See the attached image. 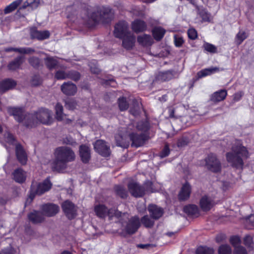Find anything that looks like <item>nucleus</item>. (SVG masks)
I'll list each match as a JSON object with an SVG mask.
<instances>
[{"label":"nucleus","instance_id":"7","mask_svg":"<svg viewBox=\"0 0 254 254\" xmlns=\"http://www.w3.org/2000/svg\"><path fill=\"white\" fill-rule=\"evenodd\" d=\"M205 162L206 167L212 172H217L221 169L220 163L214 154L208 155L205 160Z\"/></svg>","mask_w":254,"mask_h":254},{"label":"nucleus","instance_id":"18","mask_svg":"<svg viewBox=\"0 0 254 254\" xmlns=\"http://www.w3.org/2000/svg\"><path fill=\"white\" fill-rule=\"evenodd\" d=\"M137 41L139 45L146 47L150 46L153 43V40L151 36L147 34H142L138 36Z\"/></svg>","mask_w":254,"mask_h":254},{"label":"nucleus","instance_id":"59","mask_svg":"<svg viewBox=\"0 0 254 254\" xmlns=\"http://www.w3.org/2000/svg\"><path fill=\"white\" fill-rule=\"evenodd\" d=\"M29 63L33 66L36 67L39 64V60L38 58H32L30 59Z\"/></svg>","mask_w":254,"mask_h":254},{"label":"nucleus","instance_id":"57","mask_svg":"<svg viewBox=\"0 0 254 254\" xmlns=\"http://www.w3.org/2000/svg\"><path fill=\"white\" fill-rule=\"evenodd\" d=\"M243 95H244V93L242 91H239V92L236 93L233 96V101L234 102L239 101L241 99V98L242 97Z\"/></svg>","mask_w":254,"mask_h":254},{"label":"nucleus","instance_id":"5","mask_svg":"<svg viewBox=\"0 0 254 254\" xmlns=\"http://www.w3.org/2000/svg\"><path fill=\"white\" fill-rule=\"evenodd\" d=\"M96 215L101 218H104L108 216L110 219H113L114 218H119L120 217L126 218L127 214L126 213L122 214L120 211L115 209L108 210L104 205L99 204L96 205L94 208Z\"/></svg>","mask_w":254,"mask_h":254},{"label":"nucleus","instance_id":"29","mask_svg":"<svg viewBox=\"0 0 254 254\" xmlns=\"http://www.w3.org/2000/svg\"><path fill=\"white\" fill-rule=\"evenodd\" d=\"M56 118L57 120L60 121H64L66 118V115L63 113V106L58 103L55 106Z\"/></svg>","mask_w":254,"mask_h":254},{"label":"nucleus","instance_id":"28","mask_svg":"<svg viewBox=\"0 0 254 254\" xmlns=\"http://www.w3.org/2000/svg\"><path fill=\"white\" fill-rule=\"evenodd\" d=\"M29 219L34 223H38L44 220V216L42 212L34 211L28 215Z\"/></svg>","mask_w":254,"mask_h":254},{"label":"nucleus","instance_id":"27","mask_svg":"<svg viewBox=\"0 0 254 254\" xmlns=\"http://www.w3.org/2000/svg\"><path fill=\"white\" fill-rule=\"evenodd\" d=\"M16 85L15 82L11 79H6L0 83V92L3 93L7 90L14 87Z\"/></svg>","mask_w":254,"mask_h":254},{"label":"nucleus","instance_id":"26","mask_svg":"<svg viewBox=\"0 0 254 254\" xmlns=\"http://www.w3.org/2000/svg\"><path fill=\"white\" fill-rule=\"evenodd\" d=\"M227 95L226 90H220L214 92L211 96V100L214 102H218L224 100Z\"/></svg>","mask_w":254,"mask_h":254},{"label":"nucleus","instance_id":"60","mask_svg":"<svg viewBox=\"0 0 254 254\" xmlns=\"http://www.w3.org/2000/svg\"><path fill=\"white\" fill-rule=\"evenodd\" d=\"M248 221L252 226L254 227V214L251 215L249 217Z\"/></svg>","mask_w":254,"mask_h":254},{"label":"nucleus","instance_id":"17","mask_svg":"<svg viewBox=\"0 0 254 254\" xmlns=\"http://www.w3.org/2000/svg\"><path fill=\"white\" fill-rule=\"evenodd\" d=\"M30 34L32 38L41 40L48 38L50 35L48 30L38 31L35 28L30 29Z\"/></svg>","mask_w":254,"mask_h":254},{"label":"nucleus","instance_id":"50","mask_svg":"<svg viewBox=\"0 0 254 254\" xmlns=\"http://www.w3.org/2000/svg\"><path fill=\"white\" fill-rule=\"evenodd\" d=\"M76 103L72 100H68L65 102V107L69 110H73L76 107Z\"/></svg>","mask_w":254,"mask_h":254},{"label":"nucleus","instance_id":"21","mask_svg":"<svg viewBox=\"0 0 254 254\" xmlns=\"http://www.w3.org/2000/svg\"><path fill=\"white\" fill-rule=\"evenodd\" d=\"M191 193V187L188 183L185 184L179 192L178 197L179 199L185 200L188 199Z\"/></svg>","mask_w":254,"mask_h":254},{"label":"nucleus","instance_id":"34","mask_svg":"<svg viewBox=\"0 0 254 254\" xmlns=\"http://www.w3.org/2000/svg\"><path fill=\"white\" fill-rule=\"evenodd\" d=\"M248 37L246 32L243 30H240L235 37L236 43L240 45Z\"/></svg>","mask_w":254,"mask_h":254},{"label":"nucleus","instance_id":"58","mask_svg":"<svg viewBox=\"0 0 254 254\" xmlns=\"http://www.w3.org/2000/svg\"><path fill=\"white\" fill-rule=\"evenodd\" d=\"M234 254H247V253L246 250L241 246L235 249Z\"/></svg>","mask_w":254,"mask_h":254},{"label":"nucleus","instance_id":"30","mask_svg":"<svg viewBox=\"0 0 254 254\" xmlns=\"http://www.w3.org/2000/svg\"><path fill=\"white\" fill-rule=\"evenodd\" d=\"M219 71V68L216 67L205 68L198 72L197 76L198 78H202L208 75H210L212 73L218 72Z\"/></svg>","mask_w":254,"mask_h":254},{"label":"nucleus","instance_id":"2","mask_svg":"<svg viewBox=\"0 0 254 254\" xmlns=\"http://www.w3.org/2000/svg\"><path fill=\"white\" fill-rule=\"evenodd\" d=\"M55 159L51 163L53 169L63 171L66 167L68 162L75 159V154L72 150L67 147H60L57 148L54 153Z\"/></svg>","mask_w":254,"mask_h":254},{"label":"nucleus","instance_id":"48","mask_svg":"<svg viewBox=\"0 0 254 254\" xmlns=\"http://www.w3.org/2000/svg\"><path fill=\"white\" fill-rule=\"evenodd\" d=\"M161 79L162 80L166 81L171 79L173 77V74L170 71L161 73L160 75Z\"/></svg>","mask_w":254,"mask_h":254},{"label":"nucleus","instance_id":"42","mask_svg":"<svg viewBox=\"0 0 254 254\" xmlns=\"http://www.w3.org/2000/svg\"><path fill=\"white\" fill-rule=\"evenodd\" d=\"M157 185V184H153L152 182L147 181L145 184L144 187L146 188V191L149 192H153L158 190L157 188H153V187Z\"/></svg>","mask_w":254,"mask_h":254},{"label":"nucleus","instance_id":"35","mask_svg":"<svg viewBox=\"0 0 254 254\" xmlns=\"http://www.w3.org/2000/svg\"><path fill=\"white\" fill-rule=\"evenodd\" d=\"M185 212L190 215H194L198 213V207L194 204H190L186 206L184 208Z\"/></svg>","mask_w":254,"mask_h":254},{"label":"nucleus","instance_id":"52","mask_svg":"<svg viewBox=\"0 0 254 254\" xmlns=\"http://www.w3.org/2000/svg\"><path fill=\"white\" fill-rule=\"evenodd\" d=\"M117 193L122 198H125L127 196L126 190L121 187H119L117 189Z\"/></svg>","mask_w":254,"mask_h":254},{"label":"nucleus","instance_id":"37","mask_svg":"<svg viewBox=\"0 0 254 254\" xmlns=\"http://www.w3.org/2000/svg\"><path fill=\"white\" fill-rule=\"evenodd\" d=\"M214 253L213 249L206 247H199L196 251V254H214Z\"/></svg>","mask_w":254,"mask_h":254},{"label":"nucleus","instance_id":"46","mask_svg":"<svg viewBox=\"0 0 254 254\" xmlns=\"http://www.w3.org/2000/svg\"><path fill=\"white\" fill-rule=\"evenodd\" d=\"M230 242L231 244L236 248L240 247L239 245L241 242L240 239L238 236H233L231 237Z\"/></svg>","mask_w":254,"mask_h":254},{"label":"nucleus","instance_id":"19","mask_svg":"<svg viewBox=\"0 0 254 254\" xmlns=\"http://www.w3.org/2000/svg\"><path fill=\"white\" fill-rule=\"evenodd\" d=\"M62 92L67 95H73L77 91V88L74 84L70 82L64 83L61 86Z\"/></svg>","mask_w":254,"mask_h":254},{"label":"nucleus","instance_id":"8","mask_svg":"<svg viewBox=\"0 0 254 254\" xmlns=\"http://www.w3.org/2000/svg\"><path fill=\"white\" fill-rule=\"evenodd\" d=\"M130 32L126 21H120L115 26L114 34L117 38H121Z\"/></svg>","mask_w":254,"mask_h":254},{"label":"nucleus","instance_id":"40","mask_svg":"<svg viewBox=\"0 0 254 254\" xmlns=\"http://www.w3.org/2000/svg\"><path fill=\"white\" fill-rule=\"evenodd\" d=\"M218 252L219 254H231L232 250L228 245H222L219 247Z\"/></svg>","mask_w":254,"mask_h":254},{"label":"nucleus","instance_id":"53","mask_svg":"<svg viewBox=\"0 0 254 254\" xmlns=\"http://www.w3.org/2000/svg\"><path fill=\"white\" fill-rule=\"evenodd\" d=\"M6 51H7V52L11 51H17V52H20V53H30L32 51V50L29 49V48H28V49H23V48H20V49H12V48H9V49H7L6 50Z\"/></svg>","mask_w":254,"mask_h":254},{"label":"nucleus","instance_id":"44","mask_svg":"<svg viewBox=\"0 0 254 254\" xmlns=\"http://www.w3.org/2000/svg\"><path fill=\"white\" fill-rule=\"evenodd\" d=\"M203 47L205 50L210 53H214L217 51V48L214 45L208 43H204Z\"/></svg>","mask_w":254,"mask_h":254},{"label":"nucleus","instance_id":"45","mask_svg":"<svg viewBox=\"0 0 254 254\" xmlns=\"http://www.w3.org/2000/svg\"><path fill=\"white\" fill-rule=\"evenodd\" d=\"M174 38L175 46L178 47H181L184 43L183 38L181 36L178 35H175Z\"/></svg>","mask_w":254,"mask_h":254},{"label":"nucleus","instance_id":"22","mask_svg":"<svg viewBox=\"0 0 254 254\" xmlns=\"http://www.w3.org/2000/svg\"><path fill=\"white\" fill-rule=\"evenodd\" d=\"M148 210L151 217L155 219L159 218L163 214L162 208L155 205H149Z\"/></svg>","mask_w":254,"mask_h":254},{"label":"nucleus","instance_id":"33","mask_svg":"<svg viewBox=\"0 0 254 254\" xmlns=\"http://www.w3.org/2000/svg\"><path fill=\"white\" fill-rule=\"evenodd\" d=\"M45 62L46 66L50 69L55 68L58 64V62L56 58L51 57H47L45 59Z\"/></svg>","mask_w":254,"mask_h":254},{"label":"nucleus","instance_id":"9","mask_svg":"<svg viewBox=\"0 0 254 254\" xmlns=\"http://www.w3.org/2000/svg\"><path fill=\"white\" fill-rule=\"evenodd\" d=\"M94 149L103 156H108L110 154L109 147L102 140H98L94 144Z\"/></svg>","mask_w":254,"mask_h":254},{"label":"nucleus","instance_id":"3","mask_svg":"<svg viewBox=\"0 0 254 254\" xmlns=\"http://www.w3.org/2000/svg\"><path fill=\"white\" fill-rule=\"evenodd\" d=\"M121 131L115 136V140L117 145L122 147H127L129 145V140L132 141L131 145L135 147H139L142 145L144 142V137L141 134H136L134 133H130Z\"/></svg>","mask_w":254,"mask_h":254},{"label":"nucleus","instance_id":"4","mask_svg":"<svg viewBox=\"0 0 254 254\" xmlns=\"http://www.w3.org/2000/svg\"><path fill=\"white\" fill-rule=\"evenodd\" d=\"M249 156V153L246 148L241 144L232 148V152L226 155L227 161L236 167L241 168L243 165V159Z\"/></svg>","mask_w":254,"mask_h":254},{"label":"nucleus","instance_id":"49","mask_svg":"<svg viewBox=\"0 0 254 254\" xmlns=\"http://www.w3.org/2000/svg\"><path fill=\"white\" fill-rule=\"evenodd\" d=\"M88 18L90 22L93 21L94 23H95L100 20L101 15V14H100V15H97L96 13H93Z\"/></svg>","mask_w":254,"mask_h":254},{"label":"nucleus","instance_id":"64","mask_svg":"<svg viewBox=\"0 0 254 254\" xmlns=\"http://www.w3.org/2000/svg\"><path fill=\"white\" fill-rule=\"evenodd\" d=\"M138 211L139 212H141L142 211H144L145 210V206L144 204H142V208L141 209H140L139 208H138Z\"/></svg>","mask_w":254,"mask_h":254},{"label":"nucleus","instance_id":"11","mask_svg":"<svg viewBox=\"0 0 254 254\" xmlns=\"http://www.w3.org/2000/svg\"><path fill=\"white\" fill-rule=\"evenodd\" d=\"M121 39H122V46L125 49L130 50L134 46L135 37L131 32L128 33Z\"/></svg>","mask_w":254,"mask_h":254},{"label":"nucleus","instance_id":"6","mask_svg":"<svg viewBox=\"0 0 254 254\" xmlns=\"http://www.w3.org/2000/svg\"><path fill=\"white\" fill-rule=\"evenodd\" d=\"M52 187V184L49 179H47L41 183L37 184L33 183L31 186V193L30 197H32V193L40 195L48 191Z\"/></svg>","mask_w":254,"mask_h":254},{"label":"nucleus","instance_id":"14","mask_svg":"<svg viewBox=\"0 0 254 254\" xmlns=\"http://www.w3.org/2000/svg\"><path fill=\"white\" fill-rule=\"evenodd\" d=\"M55 77L58 79H64L66 78H69L74 80H77L80 78V74L76 71H71L67 73L64 71L59 70L56 73Z\"/></svg>","mask_w":254,"mask_h":254},{"label":"nucleus","instance_id":"12","mask_svg":"<svg viewBox=\"0 0 254 254\" xmlns=\"http://www.w3.org/2000/svg\"><path fill=\"white\" fill-rule=\"evenodd\" d=\"M62 208L68 218L72 219L76 215L75 206L70 201H64L62 204Z\"/></svg>","mask_w":254,"mask_h":254},{"label":"nucleus","instance_id":"10","mask_svg":"<svg viewBox=\"0 0 254 254\" xmlns=\"http://www.w3.org/2000/svg\"><path fill=\"white\" fill-rule=\"evenodd\" d=\"M140 225L139 219L137 216L132 217L127 224L125 230L128 234L135 233Z\"/></svg>","mask_w":254,"mask_h":254},{"label":"nucleus","instance_id":"62","mask_svg":"<svg viewBox=\"0 0 254 254\" xmlns=\"http://www.w3.org/2000/svg\"><path fill=\"white\" fill-rule=\"evenodd\" d=\"M90 69H91V71L92 72L94 73H98V72L99 71V70L97 67H93L91 65H90Z\"/></svg>","mask_w":254,"mask_h":254},{"label":"nucleus","instance_id":"16","mask_svg":"<svg viewBox=\"0 0 254 254\" xmlns=\"http://www.w3.org/2000/svg\"><path fill=\"white\" fill-rule=\"evenodd\" d=\"M128 187L129 192L134 197H141L144 194V189L136 183H129Z\"/></svg>","mask_w":254,"mask_h":254},{"label":"nucleus","instance_id":"39","mask_svg":"<svg viewBox=\"0 0 254 254\" xmlns=\"http://www.w3.org/2000/svg\"><path fill=\"white\" fill-rule=\"evenodd\" d=\"M141 223L146 228H150L154 224V221L148 215H145L141 219Z\"/></svg>","mask_w":254,"mask_h":254},{"label":"nucleus","instance_id":"1","mask_svg":"<svg viewBox=\"0 0 254 254\" xmlns=\"http://www.w3.org/2000/svg\"><path fill=\"white\" fill-rule=\"evenodd\" d=\"M7 112L17 122L23 123L27 127H32L38 122L50 125L53 121L52 112L46 109H41L33 114L28 115H24L22 109L17 107H8Z\"/></svg>","mask_w":254,"mask_h":254},{"label":"nucleus","instance_id":"55","mask_svg":"<svg viewBox=\"0 0 254 254\" xmlns=\"http://www.w3.org/2000/svg\"><path fill=\"white\" fill-rule=\"evenodd\" d=\"M170 153V149L167 144L165 146L164 148L160 153V156L161 158H164L167 156Z\"/></svg>","mask_w":254,"mask_h":254},{"label":"nucleus","instance_id":"61","mask_svg":"<svg viewBox=\"0 0 254 254\" xmlns=\"http://www.w3.org/2000/svg\"><path fill=\"white\" fill-rule=\"evenodd\" d=\"M106 84L107 85H109L113 87H115L116 84V82H115L114 80H113V79L109 80L108 81H106Z\"/></svg>","mask_w":254,"mask_h":254},{"label":"nucleus","instance_id":"23","mask_svg":"<svg viewBox=\"0 0 254 254\" xmlns=\"http://www.w3.org/2000/svg\"><path fill=\"white\" fill-rule=\"evenodd\" d=\"M16 154L18 161L21 164H26L27 160V155L23 148L19 144L16 146Z\"/></svg>","mask_w":254,"mask_h":254},{"label":"nucleus","instance_id":"47","mask_svg":"<svg viewBox=\"0 0 254 254\" xmlns=\"http://www.w3.org/2000/svg\"><path fill=\"white\" fill-rule=\"evenodd\" d=\"M188 37L191 40H194L197 37L196 31L193 28H190L188 31Z\"/></svg>","mask_w":254,"mask_h":254},{"label":"nucleus","instance_id":"63","mask_svg":"<svg viewBox=\"0 0 254 254\" xmlns=\"http://www.w3.org/2000/svg\"><path fill=\"white\" fill-rule=\"evenodd\" d=\"M224 236L222 235L217 236L216 238V241L218 243H220L222 241Z\"/></svg>","mask_w":254,"mask_h":254},{"label":"nucleus","instance_id":"38","mask_svg":"<svg viewBox=\"0 0 254 254\" xmlns=\"http://www.w3.org/2000/svg\"><path fill=\"white\" fill-rule=\"evenodd\" d=\"M22 58L19 57L15 60L10 63L8 65V68L10 70H15L18 68L22 63Z\"/></svg>","mask_w":254,"mask_h":254},{"label":"nucleus","instance_id":"56","mask_svg":"<svg viewBox=\"0 0 254 254\" xmlns=\"http://www.w3.org/2000/svg\"><path fill=\"white\" fill-rule=\"evenodd\" d=\"M244 244L245 245L251 247L253 244V239L252 237L250 235L245 236L244 239Z\"/></svg>","mask_w":254,"mask_h":254},{"label":"nucleus","instance_id":"20","mask_svg":"<svg viewBox=\"0 0 254 254\" xmlns=\"http://www.w3.org/2000/svg\"><path fill=\"white\" fill-rule=\"evenodd\" d=\"M12 176L15 182L18 183H22L25 181L27 175L26 172L21 168H18L14 171L12 173Z\"/></svg>","mask_w":254,"mask_h":254},{"label":"nucleus","instance_id":"15","mask_svg":"<svg viewBox=\"0 0 254 254\" xmlns=\"http://www.w3.org/2000/svg\"><path fill=\"white\" fill-rule=\"evenodd\" d=\"M201 208L203 211L209 210L214 205V201L210 196L204 195L201 197L199 201Z\"/></svg>","mask_w":254,"mask_h":254},{"label":"nucleus","instance_id":"32","mask_svg":"<svg viewBox=\"0 0 254 254\" xmlns=\"http://www.w3.org/2000/svg\"><path fill=\"white\" fill-rule=\"evenodd\" d=\"M40 0H26L24 3L22 8L30 7L32 9L37 8L40 4Z\"/></svg>","mask_w":254,"mask_h":254},{"label":"nucleus","instance_id":"43","mask_svg":"<svg viewBox=\"0 0 254 254\" xmlns=\"http://www.w3.org/2000/svg\"><path fill=\"white\" fill-rule=\"evenodd\" d=\"M119 107L121 111H124L128 108V105L126 99L124 97L120 98L118 99Z\"/></svg>","mask_w":254,"mask_h":254},{"label":"nucleus","instance_id":"24","mask_svg":"<svg viewBox=\"0 0 254 254\" xmlns=\"http://www.w3.org/2000/svg\"><path fill=\"white\" fill-rule=\"evenodd\" d=\"M79 154L83 162H88L90 159V151L88 146L81 145L79 148Z\"/></svg>","mask_w":254,"mask_h":254},{"label":"nucleus","instance_id":"36","mask_svg":"<svg viewBox=\"0 0 254 254\" xmlns=\"http://www.w3.org/2000/svg\"><path fill=\"white\" fill-rule=\"evenodd\" d=\"M21 2L22 0H16L12 2L5 8L4 13L6 14L12 12L17 8Z\"/></svg>","mask_w":254,"mask_h":254},{"label":"nucleus","instance_id":"41","mask_svg":"<svg viewBox=\"0 0 254 254\" xmlns=\"http://www.w3.org/2000/svg\"><path fill=\"white\" fill-rule=\"evenodd\" d=\"M3 141L7 143L10 145H13L14 144L15 139L12 134L9 132H6L4 135Z\"/></svg>","mask_w":254,"mask_h":254},{"label":"nucleus","instance_id":"13","mask_svg":"<svg viewBox=\"0 0 254 254\" xmlns=\"http://www.w3.org/2000/svg\"><path fill=\"white\" fill-rule=\"evenodd\" d=\"M42 213L44 215L51 217L56 214L59 211L58 205L53 204L43 205L42 207Z\"/></svg>","mask_w":254,"mask_h":254},{"label":"nucleus","instance_id":"31","mask_svg":"<svg viewBox=\"0 0 254 254\" xmlns=\"http://www.w3.org/2000/svg\"><path fill=\"white\" fill-rule=\"evenodd\" d=\"M165 32V30L161 27H156L152 30L153 37L157 41L160 40L163 37Z\"/></svg>","mask_w":254,"mask_h":254},{"label":"nucleus","instance_id":"51","mask_svg":"<svg viewBox=\"0 0 254 254\" xmlns=\"http://www.w3.org/2000/svg\"><path fill=\"white\" fill-rule=\"evenodd\" d=\"M137 128L138 130L145 131L148 128V124L146 122H140L137 124Z\"/></svg>","mask_w":254,"mask_h":254},{"label":"nucleus","instance_id":"54","mask_svg":"<svg viewBox=\"0 0 254 254\" xmlns=\"http://www.w3.org/2000/svg\"><path fill=\"white\" fill-rule=\"evenodd\" d=\"M41 83V79L39 75H35L32 80L31 85L33 86H37Z\"/></svg>","mask_w":254,"mask_h":254},{"label":"nucleus","instance_id":"25","mask_svg":"<svg viewBox=\"0 0 254 254\" xmlns=\"http://www.w3.org/2000/svg\"><path fill=\"white\" fill-rule=\"evenodd\" d=\"M131 28L134 32L138 33L145 30L146 25L143 21L136 20L132 22Z\"/></svg>","mask_w":254,"mask_h":254}]
</instances>
